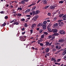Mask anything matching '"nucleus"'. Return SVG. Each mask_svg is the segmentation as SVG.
I'll return each mask as SVG.
<instances>
[{"label": "nucleus", "mask_w": 66, "mask_h": 66, "mask_svg": "<svg viewBox=\"0 0 66 66\" xmlns=\"http://www.w3.org/2000/svg\"><path fill=\"white\" fill-rule=\"evenodd\" d=\"M39 12H40L39 11L37 10H36V12H35V11H32V14H33V15H37L39 13Z\"/></svg>", "instance_id": "obj_1"}, {"label": "nucleus", "mask_w": 66, "mask_h": 66, "mask_svg": "<svg viewBox=\"0 0 66 66\" xmlns=\"http://www.w3.org/2000/svg\"><path fill=\"white\" fill-rule=\"evenodd\" d=\"M58 22H59V25L60 26H62L63 24H64V23L63 22H61V20H59L58 21Z\"/></svg>", "instance_id": "obj_2"}, {"label": "nucleus", "mask_w": 66, "mask_h": 66, "mask_svg": "<svg viewBox=\"0 0 66 66\" xmlns=\"http://www.w3.org/2000/svg\"><path fill=\"white\" fill-rule=\"evenodd\" d=\"M51 32H53L54 33L57 32V29H53L51 31Z\"/></svg>", "instance_id": "obj_3"}, {"label": "nucleus", "mask_w": 66, "mask_h": 66, "mask_svg": "<svg viewBox=\"0 0 66 66\" xmlns=\"http://www.w3.org/2000/svg\"><path fill=\"white\" fill-rule=\"evenodd\" d=\"M56 7L55 6V5H51L50 6V8L51 9V10H53V9H55V7Z\"/></svg>", "instance_id": "obj_4"}, {"label": "nucleus", "mask_w": 66, "mask_h": 66, "mask_svg": "<svg viewBox=\"0 0 66 66\" xmlns=\"http://www.w3.org/2000/svg\"><path fill=\"white\" fill-rule=\"evenodd\" d=\"M60 34H65V31L63 30H60Z\"/></svg>", "instance_id": "obj_5"}, {"label": "nucleus", "mask_w": 66, "mask_h": 66, "mask_svg": "<svg viewBox=\"0 0 66 66\" xmlns=\"http://www.w3.org/2000/svg\"><path fill=\"white\" fill-rule=\"evenodd\" d=\"M42 27H43V30H45L46 29L47 25H44V24H42Z\"/></svg>", "instance_id": "obj_6"}, {"label": "nucleus", "mask_w": 66, "mask_h": 66, "mask_svg": "<svg viewBox=\"0 0 66 66\" xmlns=\"http://www.w3.org/2000/svg\"><path fill=\"white\" fill-rule=\"evenodd\" d=\"M50 51V49L48 48H47L45 49V51L46 52H49Z\"/></svg>", "instance_id": "obj_7"}, {"label": "nucleus", "mask_w": 66, "mask_h": 66, "mask_svg": "<svg viewBox=\"0 0 66 66\" xmlns=\"http://www.w3.org/2000/svg\"><path fill=\"white\" fill-rule=\"evenodd\" d=\"M59 34L56 32H55L54 34L52 35V36H58Z\"/></svg>", "instance_id": "obj_8"}, {"label": "nucleus", "mask_w": 66, "mask_h": 66, "mask_svg": "<svg viewBox=\"0 0 66 66\" xmlns=\"http://www.w3.org/2000/svg\"><path fill=\"white\" fill-rule=\"evenodd\" d=\"M20 23V22L19 21H18V22H16L15 23H13V24L14 25V24H16V25H18V24H19Z\"/></svg>", "instance_id": "obj_9"}, {"label": "nucleus", "mask_w": 66, "mask_h": 66, "mask_svg": "<svg viewBox=\"0 0 66 66\" xmlns=\"http://www.w3.org/2000/svg\"><path fill=\"white\" fill-rule=\"evenodd\" d=\"M35 27H36V24H32L31 26L32 29H34V28Z\"/></svg>", "instance_id": "obj_10"}, {"label": "nucleus", "mask_w": 66, "mask_h": 66, "mask_svg": "<svg viewBox=\"0 0 66 66\" xmlns=\"http://www.w3.org/2000/svg\"><path fill=\"white\" fill-rule=\"evenodd\" d=\"M63 42H64V39H59L58 41V42L59 43H63Z\"/></svg>", "instance_id": "obj_11"}, {"label": "nucleus", "mask_w": 66, "mask_h": 66, "mask_svg": "<svg viewBox=\"0 0 66 66\" xmlns=\"http://www.w3.org/2000/svg\"><path fill=\"white\" fill-rule=\"evenodd\" d=\"M17 17H20L22 15V14L21 13H18L16 14Z\"/></svg>", "instance_id": "obj_12"}, {"label": "nucleus", "mask_w": 66, "mask_h": 66, "mask_svg": "<svg viewBox=\"0 0 66 66\" xmlns=\"http://www.w3.org/2000/svg\"><path fill=\"white\" fill-rule=\"evenodd\" d=\"M45 43L46 44H45V46H48V45H49V44H50L49 42H48L47 41L46 42H45Z\"/></svg>", "instance_id": "obj_13"}, {"label": "nucleus", "mask_w": 66, "mask_h": 66, "mask_svg": "<svg viewBox=\"0 0 66 66\" xmlns=\"http://www.w3.org/2000/svg\"><path fill=\"white\" fill-rule=\"evenodd\" d=\"M64 51L63 52L62 55H64L66 54V50H64Z\"/></svg>", "instance_id": "obj_14"}, {"label": "nucleus", "mask_w": 66, "mask_h": 66, "mask_svg": "<svg viewBox=\"0 0 66 66\" xmlns=\"http://www.w3.org/2000/svg\"><path fill=\"white\" fill-rule=\"evenodd\" d=\"M19 38L20 39L21 41L22 40V39H23V36H20L19 37Z\"/></svg>", "instance_id": "obj_15"}, {"label": "nucleus", "mask_w": 66, "mask_h": 66, "mask_svg": "<svg viewBox=\"0 0 66 66\" xmlns=\"http://www.w3.org/2000/svg\"><path fill=\"white\" fill-rule=\"evenodd\" d=\"M43 24L44 26H46V24L47 23V21H44L43 22Z\"/></svg>", "instance_id": "obj_16"}, {"label": "nucleus", "mask_w": 66, "mask_h": 66, "mask_svg": "<svg viewBox=\"0 0 66 66\" xmlns=\"http://www.w3.org/2000/svg\"><path fill=\"white\" fill-rule=\"evenodd\" d=\"M36 8V6H35L32 9V11H34L35 10V9Z\"/></svg>", "instance_id": "obj_17"}, {"label": "nucleus", "mask_w": 66, "mask_h": 66, "mask_svg": "<svg viewBox=\"0 0 66 66\" xmlns=\"http://www.w3.org/2000/svg\"><path fill=\"white\" fill-rule=\"evenodd\" d=\"M24 27H28V26L27 25V23H24Z\"/></svg>", "instance_id": "obj_18"}, {"label": "nucleus", "mask_w": 66, "mask_h": 66, "mask_svg": "<svg viewBox=\"0 0 66 66\" xmlns=\"http://www.w3.org/2000/svg\"><path fill=\"white\" fill-rule=\"evenodd\" d=\"M6 24V23L5 22L4 23V24L2 25V27H4L5 26Z\"/></svg>", "instance_id": "obj_19"}, {"label": "nucleus", "mask_w": 66, "mask_h": 66, "mask_svg": "<svg viewBox=\"0 0 66 66\" xmlns=\"http://www.w3.org/2000/svg\"><path fill=\"white\" fill-rule=\"evenodd\" d=\"M63 3L64 1H60L59 2V3H61V4H62V3Z\"/></svg>", "instance_id": "obj_20"}, {"label": "nucleus", "mask_w": 66, "mask_h": 66, "mask_svg": "<svg viewBox=\"0 0 66 66\" xmlns=\"http://www.w3.org/2000/svg\"><path fill=\"white\" fill-rule=\"evenodd\" d=\"M36 19H37L36 18V17H35V16L32 19V20H34V21H35V20H36Z\"/></svg>", "instance_id": "obj_21"}, {"label": "nucleus", "mask_w": 66, "mask_h": 66, "mask_svg": "<svg viewBox=\"0 0 66 66\" xmlns=\"http://www.w3.org/2000/svg\"><path fill=\"white\" fill-rule=\"evenodd\" d=\"M43 24H41V23H39L38 25V27H40V26H42V25Z\"/></svg>", "instance_id": "obj_22"}, {"label": "nucleus", "mask_w": 66, "mask_h": 66, "mask_svg": "<svg viewBox=\"0 0 66 66\" xmlns=\"http://www.w3.org/2000/svg\"><path fill=\"white\" fill-rule=\"evenodd\" d=\"M55 59V58L54 57H52L51 59V61H54V60Z\"/></svg>", "instance_id": "obj_23"}, {"label": "nucleus", "mask_w": 66, "mask_h": 66, "mask_svg": "<svg viewBox=\"0 0 66 66\" xmlns=\"http://www.w3.org/2000/svg\"><path fill=\"white\" fill-rule=\"evenodd\" d=\"M58 25V23H56L54 24V27H57Z\"/></svg>", "instance_id": "obj_24"}, {"label": "nucleus", "mask_w": 66, "mask_h": 66, "mask_svg": "<svg viewBox=\"0 0 66 66\" xmlns=\"http://www.w3.org/2000/svg\"><path fill=\"white\" fill-rule=\"evenodd\" d=\"M18 10H20V11H21L22 10V8L21 7H18Z\"/></svg>", "instance_id": "obj_25"}, {"label": "nucleus", "mask_w": 66, "mask_h": 66, "mask_svg": "<svg viewBox=\"0 0 66 66\" xmlns=\"http://www.w3.org/2000/svg\"><path fill=\"white\" fill-rule=\"evenodd\" d=\"M21 21H25V19L24 18L22 19H21Z\"/></svg>", "instance_id": "obj_26"}, {"label": "nucleus", "mask_w": 66, "mask_h": 66, "mask_svg": "<svg viewBox=\"0 0 66 66\" xmlns=\"http://www.w3.org/2000/svg\"><path fill=\"white\" fill-rule=\"evenodd\" d=\"M26 16L28 17H31V16L30 15H26Z\"/></svg>", "instance_id": "obj_27"}, {"label": "nucleus", "mask_w": 66, "mask_h": 66, "mask_svg": "<svg viewBox=\"0 0 66 66\" xmlns=\"http://www.w3.org/2000/svg\"><path fill=\"white\" fill-rule=\"evenodd\" d=\"M21 3L22 4H25V2L22 1H21Z\"/></svg>", "instance_id": "obj_28"}, {"label": "nucleus", "mask_w": 66, "mask_h": 66, "mask_svg": "<svg viewBox=\"0 0 66 66\" xmlns=\"http://www.w3.org/2000/svg\"><path fill=\"white\" fill-rule=\"evenodd\" d=\"M49 7V6H46L45 7V9H47V8H48Z\"/></svg>", "instance_id": "obj_29"}, {"label": "nucleus", "mask_w": 66, "mask_h": 66, "mask_svg": "<svg viewBox=\"0 0 66 66\" xmlns=\"http://www.w3.org/2000/svg\"><path fill=\"white\" fill-rule=\"evenodd\" d=\"M13 22L14 23H15L16 21H17V20L14 19L13 20Z\"/></svg>", "instance_id": "obj_30"}, {"label": "nucleus", "mask_w": 66, "mask_h": 66, "mask_svg": "<svg viewBox=\"0 0 66 66\" xmlns=\"http://www.w3.org/2000/svg\"><path fill=\"white\" fill-rule=\"evenodd\" d=\"M64 15V14H61L59 15V17H61L62 16H63Z\"/></svg>", "instance_id": "obj_31"}, {"label": "nucleus", "mask_w": 66, "mask_h": 66, "mask_svg": "<svg viewBox=\"0 0 66 66\" xmlns=\"http://www.w3.org/2000/svg\"><path fill=\"white\" fill-rule=\"evenodd\" d=\"M51 13H49L47 14V15H48V16H51Z\"/></svg>", "instance_id": "obj_32"}, {"label": "nucleus", "mask_w": 66, "mask_h": 66, "mask_svg": "<svg viewBox=\"0 0 66 66\" xmlns=\"http://www.w3.org/2000/svg\"><path fill=\"white\" fill-rule=\"evenodd\" d=\"M55 65H60V63H57L56 62H55Z\"/></svg>", "instance_id": "obj_33"}, {"label": "nucleus", "mask_w": 66, "mask_h": 66, "mask_svg": "<svg viewBox=\"0 0 66 66\" xmlns=\"http://www.w3.org/2000/svg\"><path fill=\"white\" fill-rule=\"evenodd\" d=\"M26 11L27 12V13H28V12H30V11H31V10H30V9H28V10H27Z\"/></svg>", "instance_id": "obj_34"}, {"label": "nucleus", "mask_w": 66, "mask_h": 66, "mask_svg": "<svg viewBox=\"0 0 66 66\" xmlns=\"http://www.w3.org/2000/svg\"><path fill=\"white\" fill-rule=\"evenodd\" d=\"M5 19H7V18H8V16H5Z\"/></svg>", "instance_id": "obj_35"}, {"label": "nucleus", "mask_w": 66, "mask_h": 66, "mask_svg": "<svg viewBox=\"0 0 66 66\" xmlns=\"http://www.w3.org/2000/svg\"><path fill=\"white\" fill-rule=\"evenodd\" d=\"M48 37L49 39H50V38H52V36H48Z\"/></svg>", "instance_id": "obj_36"}, {"label": "nucleus", "mask_w": 66, "mask_h": 66, "mask_svg": "<svg viewBox=\"0 0 66 66\" xmlns=\"http://www.w3.org/2000/svg\"><path fill=\"white\" fill-rule=\"evenodd\" d=\"M35 17H36V18L37 19V18H38V15H36Z\"/></svg>", "instance_id": "obj_37"}, {"label": "nucleus", "mask_w": 66, "mask_h": 66, "mask_svg": "<svg viewBox=\"0 0 66 66\" xmlns=\"http://www.w3.org/2000/svg\"><path fill=\"white\" fill-rule=\"evenodd\" d=\"M40 45L41 46H44L43 44L42 43H40Z\"/></svg>", "instance_id": "obj_38"}, {"label": "nucleus", "mask_w": 66, "mask_h": 66, "mask_svg": "<svg viewBox=\"0 0 66 66\" xmlns=\"http://www.w3.org/2000/svg\"><path fill=\"white\" fill-rule=\"evenodd\" d=\"M61 59H58L57 60V61L58 62H60V61H61Z\"/></svg>", "instance_id": "obj_39"}, {"label": "nucleus", "mask_w": 66, "mask_h": 66, "mask_svg": "<svg viewBox=\"0 0 66 66\" xmlns=\"http://www.w3.org/2000/svg\"><path fill=\"white\" fill-rule=\"evenodd\" d=\"M48 31H50V32H51V29L50 28H48Z\"/></svg>", "instance_id": "obj_40"}, {"label": "nucleus", "mask_w": 66, "mask_h": 66, "mask_svg": "<svg viewBox=\"0 0 66 66\" xmlns=\"http://www.w3.org/2000/svg\"><path fill=\"white\" fill-rule=\"evenodd\" d=\"M46 55L48 56H49L50 55V54H49V53H48L47 54H46Z\"/></svg>", "instance_id": "obj_41"}, {"label": "nucleus", "mask_w": 66, "mask_h": 66, "mask_svg": "<svg viewBox=\"0 0 66 66\" xmlns=\"http://www.w3.org/2000/svg\"><path fill=\"white\" fill-rule=\"evenodd\" d=\"M36 2H34L32 4H33V5H35V4H36Z\"/></svg>", "instance_id": "obj_42"}, {"label": "nucleus", "mask_w": 66, "mask_h": 66, "mask_svg": "<svg viewBox=\"0 0 66 66\" xmlns=\"http://www.w3.org/2000/svg\"><path fill=\"white\" fill-rule=\"evenodd\" d=\"M52 50L53 52H54V51H56V50L54 48H53Z\"/></svg>", "instance_id": "obj_43"}, {"label": "nucleus", "mask_w": 66, "mask_h": 66, "mask_svg": "<svg viewBox=\"0 0 66 66\" xmlns=\"http://www.w3.org/2000/svg\"><path fill=\"white\" fill-rule=\"evenodd\" d=\"M30 32H31V34H32V33H33V30H30Z\"/></svg>", "instance_id": "obj_44"}, {"label": "nucleus", "mask_w": 66, "mask_h": 66, "mask_svg": "<svg viewBox=\"0 0 66 66\" xmlns=\"http://www.w3.org/2000/svg\"><path fill=\"white\" fill-rule=\"evenodd\" d=\"M21 30L22 31H24V30H25V28H22V29H21Z\"/></svg>", "instance_id": "obj_45"}, {"label": "nucleus", "mask_w": 66, "mask_h": 66, "mask_svg": "<svg viewBox=\"0 0 66 66\" xmlns=\"http://www.w3.org/2000/svg\"><path fill=\"white\" fill-rule=\"evenodd\" d=\"M44 34H46V35H48V33H47V32H44Z\"/></svg>", "instance_id": "obj_46"}, {"label": "nucleus", "mask_w": 66, "mask_h": 66, "mask_svg": "<svg viewBox=\"0 0 66 66\" xmlns=\"http://www.w3.org/2000/svg\"><path fill=\"white\" fill-rule=\"evenodd\" d=\"M26 40V39H25L24 38H23L22 39V40H21V41H24V40Z\"/></svg>", "instance_id": "obj_47"}, {"label": "nucleus", "mask_w": 66, "mask_h": 66, "mask_svg": "<svg viewBox=\"0 0 66 66\" xmlns=\"http://www.w3.org/2000/svg\"><path fill=\"white\" fill-rule=\"evenodd\" d=\"M52 39H54V38H55V36H52Z\"/></svg>", "instance_id": "obj_48"}, {"label": "nucleus", "mask_w": 66, "mask_h": 66, "mask_svg": "<svg viewBox=\"0 0 66 66\" xmlns=\"http://www.w3.org/2000/svg\"><path fill=\"white\" fill-rule=\"evenodd\" d=\"M63 18H64V17H65V18H66V14L64 15L63 16Z\"/></svg>", "instance_id": "obj_49"}, {"label": "nucleus", "mask_w": 66, "mask_h": 66, "mask_svg": "<svg viewBox=\"0 0 66 66\" xmlns=\"http://www.w3.org/2000/svg\"><path fill=\"white\" fill-rule=\"evenodd\" d=\"M42 32H43V30H40L39 31V32L40 33H42Z\"/></svg>", "instance_id": "obj_50"}, {"label": "nucleus", "mask_w": 66, "mask_h": 66, "mask_svg": "<svg viewBox=\"0 0 66 66\" xmlns=\"http://www.w3.org/2000/svg\"><path fill=\"white\" fill-rule=\"evenodd\" d=\"M40 42H43L44 40L43 39H41L40 40H39Z\"/></svg>", "instance_id": "obj_51"}, {"label": "nucleus", "mask_w": 66, "mask_h": 66, "mask_svg": "<svg viewBox=\"0 0 66 66\" xmlns=\"http://www.w3.org/2000/svg\"><path fill=\"white\" fill-rule=\"evenodd\" d=\"M25 33H26V31H25L24 32H22V35H24V34H25Z\"/></svg>", "instance_id": "obj_52"}, {"label": "nucleus", "mask_w": 66, "mask_h": 66, "mask_svg": "<svg viewBox=\"0 0 66 66\" xmlns=\"http://www.w3.org/2000/svg\"><path fill=\"white\" fill-rule=\"evenodd\" d=\"M9 6V5H6V4L5 5V7H8Z\"/></svg>", "instance_id": "obj_53"}, {"label": "nucleus", "mask_w": 66, "mask_h": 66, "mask_svg": "<svg viewBox=\"0 0 66 66\" xmlns=\"http://www.w3.org/2000/svg\"><path fill=\"white\" fill-rule=\"evenodd\" d=\"M41 37L42 38H44V35H42L41 36Z\"/></svg>", "instance_id": "obj_54"}, {"label": "nucleus", "mask_w": 66, "mask_h": 66, "mask_svg": "<svg viewBox=\"0 0 66 66\" xmlns=\"http://www.w3.org/2000/svg\"><path fill=\"white\" fill-rule=\"evenodd\" d=\"M52 44V43H49V44H48V45L49 46H51Z\"/></svg>", "instance_id": "obj_55"}, {"label": "nucleus", "mask_w": 66, "mask_h": 66, "mask_svg": "<svg viewBox=\"0 0 66 66\" xmlns=\"http://www.w3.org/2000/svg\"><path fill=\"white\" fill-rule=\"evenodd\" d=\"M61 48V46H59V48H58V50H59V49H60Z\"/></svg>", "instance_id": "obj_56"}, {"label": "nucleus", "mask_w": 66, "mask_h": 66, "mask_svg": "<svg viewBox=\"0 0 66 66\" xmlns=\"http://www.w3.org/2000/svg\"><path fill=\"white\" fill-rule=\"evenodd\" d=\"M41 1V0H38V2H37V3H39V2H40V1Z\"/></svg>", "instance_id": "obj_57"}, {"label": "nucleus", "mask_w": 66, "mask_h": 66, "mask_svg": "<svg viewBox=\"0 0 66 66\" xmlns=\"http://www.w3.org/2000/svg\"><path fill=\"white\" fill-rule=\"evenodd\" d=\"M64 59L65 60H66V55H65L64 57Z\"/></svg>", "instance_id": "obj_58"}, {"label": "nucleus", "mask_w": 66, "mask_h": 66, "mask_svg": "<svg viewBox=\"0 0 66 66\" xmlns=\"http://www.w3.org/2000/svg\"><path fill=\"white\" fill-rule=\"evenodd\" d=\"M4 12L3 11H2L1 12H0V13H1V14H3Z\"/></svg>", "instance_id": "obj_59"}, {"label": "nucleus", "mask_w": 66, "mask_h": 66, "mask_svg": "<svg viewBox=\"0 0 66 66\" xmlns=\"http://www.w3.org/2000/svg\"><path fill=\"white\" fill-rule=\"evenodd\" d=\"M56 19H57L56 18H54L53 19L55 21L56 20Z\"/></svg>", "instance_id": "obj_60"}, {"label": "nucleus", "mask_w": 66, "mask_h": 66, "mask_svg": "<svg viewBox=\"0 0 66 66\" xmlns=\"http://www.w3.org/2000/svg\"><path fill=\"white\" fill-rule=\"evenodd\" d=\"M56 49H58L59 48V46H56Z\"/></svg>", "instance_id": "obj_61"}, {"label": "nucleus", "mask_w": 66, "mask_h": 66, "mask_svg": "<svg viewBox=\"0 0 66 66\" xmlns=\"http://www.w3.org/2000/svg\"><path fill=\"white\" fill-rule=\"evenodd\" d=\"M16 14H13V16H14V17H16Z\"/></svg>", "instance_id": "obj_62"}, {"label": "nucleus", "mask_w": 66, "mask_h": 66, "mask_svg": "<svg viewBox=\"0 0 66 66\" xmlns=\"http://www.w3.org/2000/svg\"><path fill=\"white\" fill-rule=\"evenodd\" d=\"M19 34L18 33V34L16 35V36H19Z\"/></svg>", "instance_id": "obj_63"}, {"label": "nucleus", "mask_w": 66, "mask_h": 66, "mask_svg": "<svg viewBox=\"0 0 66 66\" xmlns=\"http://www.w3.org/2000/svg\"><path fill=\"white\" fill-rule=\"evenodd\" d=\"M35 41H33L31 42V43H35Z\"/></svg>", "instance_id": "obj_64"}]
</instances>
